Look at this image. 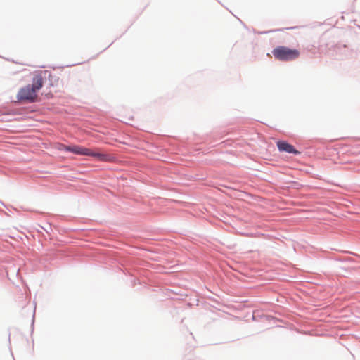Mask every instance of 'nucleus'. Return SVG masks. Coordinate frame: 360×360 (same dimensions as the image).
I'll list each match as a JSON object with an SVG mask.
<instances>
[{"label": "nucleus", "mask_w": 360, "mask_h": 360, "mask_svg": "<svg viewBox=\"0 0 360 360\" xmlns=\"http://www.w3.org/2000/svg\"><path fill=\"white\" fill-rule=\"evenodd\" d=\"M44 80L41 75H37L33 77L32 85H27L22 88L18 94L19 100L29 101L33 102L37 98V91L43 86Z\"/></svg>", "instance_id": "obj_1"}, {"label": "nucleus", "mask_w": 360, "mask_h": 360, "mask_svg": "<svg viewBox=\"0 0 360 360\" xmlns=\"http://www.w3.org/2000/svg\"><path fill=\"white\" fill-rule=\"evenodd\" d=\"M272 53L275 58L283 61L292 60L300 56V51L297 49L283 46H277L274 49Z\"/></svg>", "instance_id": "obj_2"}, {"label": "nucleus", "mask_w": 360, "mask_h": 360, "mask_svg": "<svg viewBox=\"0 0 360 360\" xmlns=\"http://www.w3.org/2000/svg\"><path fill=\"white\" fill-rule=\"evenodd\" d=\"M82 155L96 158L103 162H112L114 160V158L111 155L101 152V149L99 148L94 150L82 146Z\"/></svg>", "instance_id": "obj_3"}, {"label": "nucleus", "mask_w": 360, "mask_h": 360, "mask_svg": "<svg viewBox=\"0 0 360 360\" xmlns=\"http://www.w3.org/2000/svg\"><path fill=\"white\" fill-rule=\"evenodd\" d=\"M277 146L280 151H284L288 153L299 154L300 153L295 149L292 145L285 141H278Z\"/></svg>", "instance_id": "obj_4"}, {"label": "nucleus", "mask_w": 360, "mask_h": 360, "mask_svg": "<svg viewBox=\"0 0 360 360\" xmlns=\"http://www.w3.org/2000/svg\"><path fill=\"white\" fill-rule=\"evenodd\" d=\"M60 150H65L68 152H71L74 154L82 155V146H78V145H74V146H65V145H60V146L58 148Z\"/></svg>", "instance_id": "obj_5"}]
</instances>
